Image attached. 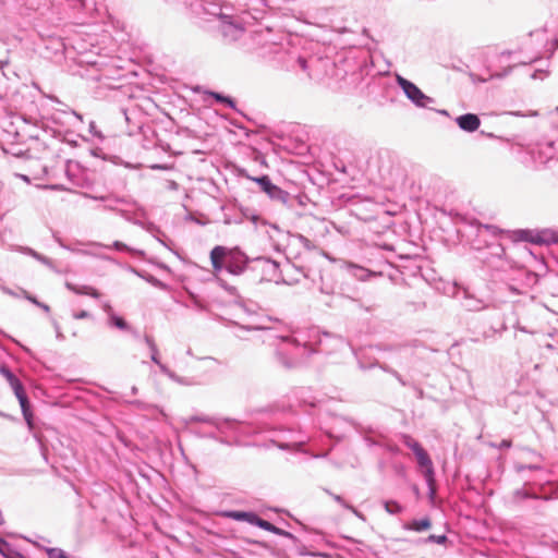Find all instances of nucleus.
<instances>
[{
    "label": "nucleus",
    "mask_w": 558,
    "mask_h": 558,
    "mask_svg": "<svg viewBox=\"0 0 558 558\" xmlns=\"http://www.w3.org/2000/svg\"><path fill=\"white\" fill-rule=\"evenodd\" d=\"M7 558H24V557L20 554H13L11 556H7Z\"/></svg>",
    "instance_id": "412c9836"
},
{
    "label": "nucleus",
    "mask_w": 558,
    "mask_h": 558,
    "mask_svg": "<svg viewBox=\"0 0 558 558\" xmlns=\"http://www.w3.org/2000/svg\"><path fill=\"white\" fill-rule=\"evenodd\" d=\"M298 63L300 64L302 70H306L307 69V61L304 58H299L298 59Z\"/></svg>",
    "instance_id": "a211bd4d"
},
{
    "label": "nucleus",
    "mask_w": 558,
    "mask_h": 558,
    "mask_svg": "<svg viewBox=\"0 0 558 558\" xmlns=\"http://www.w3.org/2000/svg\"><path fill=\"white\" fill-rule=\"evenodd\" d=\"M254 181H256L260 185L262 190L270 196H275L280 191L279 187L271 183L267 175L255 178Z\"/></svg>",
    "instance_id": "6e6552de"
},
{
    "label": "nucleus",
    "mask_w": 558,
    "mask_h": 558,
    "mask_svg": "<svg viewBox=\"0 0 558 558\" xmlns=\"http://www.w3.org/2000/svg\"><path fill=\"white\" fill-rule=\"evenodd\" d=\"M215 97L220 100V101H223V102H228V104H231V100L229 98H226V97H222L218 94H215Z\"/></svg>",
    "instance_id": "aec40b11"
},
{
    "label": "nucleus",
    "mask_w": 558,
    "mask_h": 558,
    "mask_svg": "<svg viewBox=\"0 0 558 558\" xmlns=\"http://www.w3.org/2000/svg\"><path fill=\"white\" fill-rule=\"evenodd\" d=\"M518 236L522 241H526L533 244H549L556 242L557 238L550 231H535V230H520L517 232Z\"/></svg>",
    "instance_id": "7ed1b4c3"
},
{
    "label": "nucleus",
    "mask_w": 558,
    "mask_h": 558,
    "mask_svg": "<svg viewBox=\"0 0 558 558\" xmlns=\"http://www.w3.org/2000/svg\"><path fill=\"white\" fill-rule=\"evenodd\" d=\"M26 298H27L29 301H32L33 303L38 304V302H37V300H36L35 298L29 296V295H27Z\"/></svg>",
    "instance_id": "4be33fe9"
},
{
    "label": "nucleus",
    "mask_w": 558,
    "mask_h": 558,
    "mask_svg": "<svg viewBox=\"0 0 558 558\" xmlns=\"http://www.w3.org/2000/svg\"><path fill=\"white\" fill-rule=\"evenodd\" d=\"M457 124L466 132H474L481 125L480 118L474 113H466L457 118Z\"/></svg>",
    "instance_id": "423d86ee"
},
{
    "label": "nucleus",
    "mask_w": 558,
    "mask_h": 558,
    "mask_svg": "<svg viewBox=\"0 0 558 558\" xmlns=\"http://www.w3.org/2000/svg\"><path fill=\"white\" fill-rule=\"evenodd\" d=\"M230 252L225 246H215L210 252V262L214 268V274L217 275L222 268H228L231 274H239V268H233L229 260Z\"/></svg>",
    "instance_id": "f257e3e1"
},
{
    "label": "nucleus",
    "mask_w": 558,
    "mask_h": 558,
    "mask_svg": "<svg viewBox=\"0 0 558 558\" xmlns=\"http://www.w3.org/2000/svg\"><path fill=\"white\" fill-rule=\"evenodd\" d=\"M446 539H447V537L445 535H439V536L429 535L428 536V541L435 542L437 544H444L446 542Z\"/></svg>",
    "instance_id": "2eb2a0df"
},
{
    "label": "nucleus",
    "mask_w": 558,
    "mask_h": 558,
    "mask_svg": "<svg viewBox=\"0 0 558 558\" xmlns=\"http://www.w3.org/2000/svg\"><path fill=\"white\" fill-rule=\"evenodd\" d=\"M253 524H256L258 525L259 527H262L263 530L265 531H269V532H274V533H277V534H280L281 533V530L276 527L274 524H271L270 522L264 520V519H260L259 517L256 515V519L254 521Z\"/></svg>",
    "instance_id": "9b49d317"
},
{
    "label": "nucleus",
    "mask_w": 558,
    "mask_h": 558,
    "mask_svg": "<svg viewBox=\"0 0 558 558\" xmlns=\"http://www.w3.org/2000/svg\"><path fill=\"white\" fill-rule=\"evenodd\" d=\"M405 445L414 452V454L423 449V447L411 437L405 439Z\"/></svg>",
    "instance_id": "ddd939ff"
},
{
    "label": "nucleus",
    "mask_w": 558,
    "mask_h": 558,
    "mask_svg": "<svg viewBox=\"0 0 558 558\" xmlns=\"http://www.w3.org/2000/svg\"><path fill=\"white\" fill-rule=\"evenodd\" d=\"M3 373L5 374L8 380L10 381V384L15 392L16 398L20 401V404H21V408H22L25 418L28 421L29 420V414H28L29 403H28V400H27V397L25 395L22 384L11 372L5 369V371H3Z\"/></svg>",
    "instance_id": "20e7f679"
},
{
    "label": "nucleus",
    "mask_w": 558,
    "mask_h": 558,
    "mask_svg": "<svg viewBox=\"0 0 558 558\" xmlns=\"http://www.w3.org/2000/svg\"><path fill=\"white\" fill-rule=\"evenodd\" d=\"M65 287L70 291L74 292L75 294L89 295L94 299H99L101 296V293L96 288H94L92 286L74 284L71 282H66Z\"/></svg>",
    "instance_id": "0eeeda50"
},
{
    "label": "nucleus",
    "mask_w": 558,
    "mask_h": 558,
    "mask_svg": "<svg viewBox=\"0 0 558 558\" xmlns=\"http://www.w3.org/2000/svg\"><path fill=\"white\" fill-rule=\"evenodd\" d=\"M398 83L410 99L418 105H423L426 97L415 84L401 76L398 77Z\"/></svg>",
    "instance_id": "39448f33"
},
{
    "label": "nucleus",
    "mask_w": 558,
    "mask_h": 558,
    "mask_svg": "<svg viewBox=\"0 0 558 558\" xmlns=\"http://www.w3.org/2000/svg\"><path fill=\"white\" fill-rule=\"evenodd\" d=\"M8 547V543L2 538L0 537V553L3 554V549Z\"/></svg>",
    "instance_id": "6ab92c4d"
},
{
    "label": "nucleus",
    "mask_w": 558,
    "mask_h": 558,
    "mask_svg": "<svg viewBox=\"0 0 558 558\" xmlns=\"http://www.w3.org/2000/svg\"><path fill=\"white\" fill-rule=\"evenodd\" d=\"M49 558H69L62 549L51 548L48 550Z\"/></svg>",
    "instance_id": "4468645a"
},
{
    "label": "nucleus",
    "mask_w": 558,
    "mask_h": 558,
    "mask_svg": "<svg viewBox=\"0 0 558 558\" xmlns=\"http://www.w3.org/2000/svg\"><path fill=\"white\" fill-rule=\"evenodd\" d=\"M417 463L425 469L424 471V477L426 478L428 488H429V495L433 498L436 494V481L434 475V466L433 462L428 456V453L424 450V448L415 453Z\"/></svg>",
    "instance_id": "f03ea898"
},
{
    "label": "nucleus",
    "mask_w": 558,
    "mask_h": 558,
    "mask_svg": "<svg viewBox=\"0 0 558 558\" xmlns=\"http://www.w3.org/2000/svg\"><path fill=\"white\" fill-rule=\"evenodd\" d=\"M114 323L119 328H126V323L124 322L123 318L118 317L114 319Z\"/></svg>",
    "instance_id": "f3484780"
},
{
    "label": "nucleus",
    "mask_w": 558,
    "mask_h": 558,
    "mask_svg": "<svg viewBox=\"0 0 558 558\" xmlns=\"http://www.w3.org/2000/svg\"><path fill=\"white\" fill-rule=\"evenodd\" d=\"M88 317H90V314L87 311H81V312L74 314V318H76V319H83V318H88Z\"/></svg>",
    "instance_id": "dca6fc26"
},
{
    "label": "nucleus",
    "mask_w": 558,
    "mask_h": 558,
    "mask_svg": "<svg viewBox=\"0 0 558 558\" xmlns=\"http://www.w3.org/2000/svg\"><path fill=\"white\" fill-rule=\"evenodd\" d=\"M385 508L389 513H400L402 511V507L393 500L387 501L385 504Z\"/></svg>",
    "instance_id": "f8f14e48"
},
{
    "label": "nucleus",
    "mask_w": 558,
    "mask_h": 558,
    "mask_svg": "<svg viewBox=\"0 0 558 558\" xmlns=\"http://www.w3.org/2000/svg\"><path fill=\"white\" fill-rule=\"evenodd\" d=\"M228 517L239 520V521H247L250 523H254L256 519V514L252 512H243V511H232L228 513Z\"/></svg>",
    "instance_id": "9d476101"
},
{
    "label": "nucleus",
    "mask_w": 558,
    "mask_h": 558,
    "mask_svg": "<svg viewBox=\"0 0 558 558\" xmlns=\"http://www.w3.org/2000/svg\"><path fill=\"white\" fill-rule=\"evenodd\" d=\"M432 523H430V520L428 518H424V519H421V520H413L411 521L407 527L409 530H413V531H416V532H422V531H425V530H428L430 527Z\"/></svg>",
    "instance_id": "1a4fd4ad"
}]
</instances>
